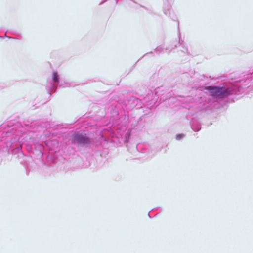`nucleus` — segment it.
<instances>
[{
	"mask_svg": "<svg viewBox=\"0 0 253 253\" xmlns=\"http://www.w3.org/2000/svg\"><path fill=\"white\" fill-rule=\"evenodd\" d=\"M128 109L138 110L142 108L143 104L140 99L132 96L128 100Z\"/></svg>",
	"mask_w": 253,
	"mask_h": 253,
	"instance_id": "39448f33",
	"label": "nucleus"
},
{
	"mask_svg": "<svg viewBox=\"0 0 253 253\" xmlns=\"http://www.w3.org/2000/svg\"><path fill=\"white\" fill-rule=\"evenodd\" d=\"M115 0L116 4H117L118 3L119 0Z\"/></svg>",
	"mask_w": 253,
	"mask_h": 253,
	"instance_id": "f8f14e48",
	"label": "nucleus"
},
{
	"mask_svg": "<svg viewBox=\"0 0 253 253\" xmlns=\"http://www.w3.org/2000/svg\"><path fill=\"white\" fill-rule=\"evenodd\" d=\"M200 86V84H196L194 86H192V88H194V87H195V88H198Z\"/></svg>",
	"mask_w": 253,
	"mask_h": 253,
	"instance_id": "1a4fd4ad",
	"label": "nucleus"
},
{
	"mask_svg": "<svg viewBox=\"0 0 253 253\" xmlns=\"http://www.w3.org/2000/svg\"><path fill=\"white\" fill-rule=\"evenodd\" d=\"M58 86L65 87L62 81L60 80V77L57 72H53L52 75V78L48 79L47 81L46 89L49 95V97L51 96V92H55Z\"/></svg>",
	"mask_w": 253,
	"mask_h": 253,
	"instance_id": "7ed1b4c3",
	"label": "nucleus"
},
{
	"mask_svg": "<svg viewBox=\"0 0 253 253\" xmlns=\"http://www.w3.org/2000/svg\"><path fill=\"white\" fill-rule=\"evenodd\" d=\"M160 88H157L154 90V92L152 90H149L146 94H140V95L143 97L144 101L146 103V106L148 108L152 107L156 103L158 98L160 96V101L163 100V101L169 98L171 93L170 92L167 94V97L165 98L164 94L161 93L160 91Z\"/></svg>",
	"mask_w": 253,
	"mask_h": 253,
	"instance_id": "f03ea898",
	"label": "nucleus"
},
{
	"mask_svg": "<svg viewBox=\"0 0 253 253\" xmlns=\"http://www.w3.org/2000/svg\"><path fill=\"white\" fill-rule=\"evenodd\" d=\"M152 54V52H150V53H147L146 54Z\"/></svg>",
	"mask_w": 253,
	"mask_h": 253,
	"instance_id": "4468645a",
	"label": "nucleus"
},
{
	"mask_svg": "<svg viewBox=\"0 0 253 253\" xmlns=\"http://www.w3.org/2000/svg\"><path fill=\"white\" fill-rule=\"evenodd\" d=\"M171 5L168 2H166L164 3L163 7V12L164 13L169 17H170L171 12H170Z\"/></svg>",
	"mask_w": 253,
	"mask_h": 253,
	"instance_id": "0eeeda50",
	"label": "nucleus"
},
{
	"mask_svg": "<svg viewBox=\"0 0 253 253\" xmlns=\"http://www.w3.org/2000/svg\"><path fill=\"white\" fill-rule=\"evenodd\" d=\"M48 101V100H46V101H45L44 102H42V104H44V103H46V102H47Z\"/></svg>",
	"mask_w": 253,
	"mask_h": 253,
	"instance_id": "ddd939ff",
	"label": "nucleus"
},
{
	"mask_svg": "<svg viewBox=\"0 0 253 253\" xmlns=\"http://www.w3.org/2000/svg\"><path fill=\"white\" fill-rule=\"evenodd\" d=\"M0 38H3V37H2V36H0Z\"/></svg>",
	"mask_w": 253,
	"mask_h": 253,
	"instance_id": "2eb2a0df",
	"label": "nucleus"
},
{
	"mask_svg": "<svg viewBox=\"0 0 253 253\" xmlns=\"http://www.w3.org/2000/svg\"><path fill=\"white\" fill-rule=\"evenodd\" d=\"M5 37L8 38L9 39H16V38L12 37L7 36V35H6V33H5Z\"/></svg>",
	"mask_w": 253,
	"mask_h": 253,
	"instance_id": "6e6552de",
	"label": "nucleus"
},
{
	"mask_svg": "<svg viewBox=\"0 0 253 253\" xmlns=\"http://www.w3.org/2000/svg\"><path fill=\"white\" fill-rule=\"evenodd\" d=\"M106 1H107V0H103L102 2H101L99 3V5H102V4H103L104 2H105Z\"/></svg>",
	"mask_w": 253,
	"mask_h": 253,
	"instance_id": "9b49d317",
	"label": "nucleus"
},
{
	"mask_svg": "<svg viewBox=\"0 0 253 253\" xmlns=\"http://www.w3.org/2000/svg\"><path fill=\"white\" fill-rule=\"evenodd\" d=\"M75 138L78 142L81 144H87L89 142L88 138L85 136L77 135Z\"/></svg>",
	"mask_w": 253,
	"mask_h": 253,
	"instance_id": "423d86ee",
	"label": "nucleus"
},
{
	"mask_svg": "<svg viewBox=\"0 0 253 253\" xmlns=\"http://www.w3.org/2000/svg\"><path fill=\"white\" fill-rule=\"evenodd\" d=\"M205 90L224 109L229 103L234 102L245 94L244 87L238 84H229L222 86L209 85L205 87Z\"/></svg>",
	"mask_w": 253,
	"mask_h": 253,
	"instance_id": "f257e3e1",
	"label": "nucleus"
},
{
	"mask_svg": "<svg viewBox=\"0 0 253 253\" xmlns=\"http://www.w3.org/2000/svg\"><path fill=\"white\" fill-rule=\"evenodd\" d=\"M183 137V135H179L177 136V139H179Z\"/></svg>",
	"mask_w": 253,
	"mask_h": 253,
	"instance_id": "9d476101",
	"label": "nucleus"
},
{
	"mask_svg": "<svg viewBox=\"0 0 253 253\" xmlns=\"http://www.w3.org/2000/svg\"><path fill=\"white\" fill-rule=\"evenodd\" d=\"M179 41L178 42L174 41L171 44L170 47L169 48H166L164 49L162 46H158L155 50V51L157 54H160V53L165 50V52L169 53L172 50L174 49L177 47L178 45H179L181 46L182 49L181 50L182 52L184 53H187V55H190V53L188 52L187 47L185 45L184 42L183 40L180 39V33L179 32Z\"/></svg>",
	"mask_w": 253,
	"mask_h": 253,
	"instance_id": "20e7f679",
	"label": "nucleus"
}]
</instances>
